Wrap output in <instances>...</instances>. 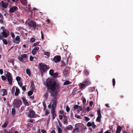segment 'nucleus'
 <instances>
[{"label":"nucleus","mask_w":133,"mask_h":133,"mask_svg":"<svg viewBox=\"0 0 133 133\" xmlns=\"http://www.w3.org/2000/svg\"><path fill=\"white\" fill-rule=\"evenodd\" d=\"M46 84L47 89L50 90L51 96L53 97L52 99H58L59 95L57 94L56 91H55V90L61 88L59 84L56 83L54 79L50 78H48L47 79Z\"/></svg>","instance_id":"f257e3e1"},{"label":"nucleus","mask_w":133,"mask_h":133,"mask_svg":"<svg viewBox=\"0 0 133 133\" xmlns=\"http://www.w3.org/2000/svg\"><path fill=\"white\" fill-rule=\"evenodd\" d=\"M58 99H52V106L51 114H52V119L54 120L57 116L55 112V109L57 104V102Z\"/></svg>","instance_id":"f03ea898"},{"label":"nucleus","mask_w":133,"mask_h":133,"mask_svg":"<svg viewBox=\"0 0 133 133\" xmlns=\"http://www.w3.org/2000/svg\"><path fill=\"white\" fill-rule=\"evenodd\" d=\"M1 28L2 30V32L1 33L0 39L2 40L3 37L7 38L9 35L10 33L8 30L5 29L4 27H1Z\"/></svg>","instance_id":"7ed1b4c3"},{"label":"nucleus","mask_w":133,"mask_h":133,"mask_svg":"<svg viewBox=\"0 0 133 133\" xmlns=\"http://www.w3.org/2000/svg\"><path fill=\"white\" fill-rule=\"evenodd\" d=\"M39 67L41 73L44 72L46 71L47 68H50L48 65L42 63L39 64Z\"/></svg>","instance_id":"20e7f679"},{"label":"nucleus","mask_w":133,"mask_h":133,"mask_svg":"<svg viewBox=\"0 0 133 133\" xmlns=\"http://www.w3.org/2000/svg\"><path fill=\"white\" fill-rule=\"evenodd\" d=\"M22 103V102L21 99H15L13 103L14 107V108H19Z\"/></svg>","instance_id":"39448f33"},{"label":"nucleus","mask_w":133,"mask_h":133,"mask_svg":"<svg viewBox=\"0 0 133 133\" xmlns=\"http://www.w3.org/2000/svg\"><path fill=\"white\" fill-rule=\"evenodd\" d=\"M26 24L28 25L29 26L32 27L34 29H35L36 28L37 23L34 21L31 20L29 22H26Z\"/></svg>","instance_id":"423d86ee"},{"label":"nucleus","mask_w":133,"mask_h":133,"mask_svg":"<svg viewBox=\"0 0 133 133\" xmlns=\"http://www.w3.org/2000/svg\"><path fill=\"white\" fill-rule=\"evenodd\" d=\"M11 75V74L9 72H7V74L6 75L8 81L10 84H11L12 83V79Z\"/></svg>","instance_id":"0eeeda50"},{"label":"nucleus","mask_w":133,"mask_h":133,"mask_svg":"<svg viewBox=\"0 0 133 133\" xmlns=\"http://www.w3.org/2000/svg\"><path fill=\"white\" fill-rule=\"evenodd\" d=\"M97 114L98 116L96 119V121L100 122L101 121V110L100 109H98L97 111Z\"/></svg>","instance_id":"6e6552de"},{"label":"nucleus","mask_w":133,"mask_h":133,"mask_svg":"<svg viewBox=\"0 0 133 133\" xmlns=\"http://www.w3.org/2000/svg\"><path fill=\"white\" fill-rule=\"evenodd\" d=\"M61 60V57L59 55H56L54 56L53 58L54 62L57 63L59 62Z\"/></svg>","instance_id":"1a4fd4ad"},{"label":"nucleus","mask_w":133,"mask_h":133,"mask_svg":"<svg viewBox=\"0 0 133 133\" xmlns=\"http://www.w3.org/2000/svg\"><path fill=\"white\" fill-rule=\"evenodd\" d=\"M20 37L19 36H17L13 40L14 42L17 44H18L20 42Z\"/></svg>","instance_id":"9d476101"},{"label":"nucleus","mask_w":133,"mask_h":133,"mask_svg":"<svg viewBox=\"0 0 133 133\" xmlns=\"http://www.w3.org/2000/svg\"><path fill=\"white\" fill-rule=\"evenodd\" d=\"M35 112L33 110H31L29 111L28 116L30 118H33L35 116Z\"/></svg>","instance_id":"9b49d317"},{"label":"nucleus","mask_w":133,"mask_h":133,"mask_svg":"<svg viewBox=\"0 0 133 133\" xmlns=\"http://www.w3.org/2000/svg\"><path fill=\"white\" fill-rule=\"evenodd\" d=\"M18 10L17 7L16 6H14L10 8V9L9 12L10 13H13L15 11H16Z\"/></svg>","instance_id":"f8f14e48"},{"label":"nucleus","mask_w":133,"mask_h":133,"mask_svg":"<svg viewBox=\"0 0 133 133\" xmlns=\"http://www.w3.org/2000/svg\"><path fill=\"white\" fill-rule=\"evenodd\" d=\"M73 128L72 126L71 125H70L66 127L64 129V131L65 132H67L69 130H71Z\"/></svg>","instance_id":"ddd939ff"},{"label":"nucleus","mask_w":133,"mask_h":133,"mask_svg":"<svg viewBox=\"0 0 133 133\" xmlns=\"http://www.w3.org/2000/svg\"><path fill=\"white\" fill-rule=\"evenodd\" d=\"M83 82L85 84V85L87 86L89 85H90L91 82H90L89 79L87 78L85 79L84 81Z\"/></svg>","instance_id":"4468645a"},{"label":"nucleus","mask_w":133,"mask_h":133,"mask_svg":"<svg viewBox=\"0 0 133 133\" xmlns=\"http://www.w3.org/2000/svg\"><path fill=\"white\" fill-rule=\"evenodd\" d=\"M1 3L2 6L4 8H6L8 5V3L7 2H4L3 1H1Z\"/></svg>","instance_id":"2eb2a0df"},{"label":"nucleus","mask_w":133,"mask_h":133,"mask_svg":"<svg viewBox=\"0 0 133 133\" xmlns=\"http://www.w3.org/2000/svg\"><path fill=\"white\" fill-rule=\"evenodd\" d=\"M80 89L81 90H83L85 88L86 86H87V85H86L83 82L82 83H80Z\"/></svg>","instance_id":"dca6fc26"},{"label":"nucleus","mask_w":133,"mask_h":133,"mask_svg":"<svg viewBox=\"0 0 133 133\" xmlns=\"http://www.w3.org/2000/svg\"><path fill=\"white\" fill-rule=\"evenodd\" d=\"M22 100L23 101V103L25 104V105L26 106H29V104L28 103L27 101L26 100L25 98L24 97H23L22 98Z\"/></svg>","instance_id":"f3484780"},{"label":"nucleus","mask_w":133,"mask_h":133,"mask_svg":"<svg viewBox=\"0 0 133 133\" xmlns=\"http://www.w3.org/2000/svg\"><path fill=\"white\" fill-rule=\"evenodd\" d=\"M63 75L65 77H66L68 75V71L66 69H64L63 72Z\"/></svg>","instance_id":"a211bd4d"},{"label":"nucleus","mask_w":133,"mask_h":133,"mask_svg":"<svg viewBox=\"0 0 133 133\" xmlns=\"http://www.w3.org/2000/svg\"><path fill=\"white\" fill-rule=\"evenodd\" d=\"M122 128L120 126H118L115 133H120L122 130Z\"/></svg>","instance_id":"6ab92c4d"},{"label":"nucleus","mask_w":133,"mask_h":133,"mask_svg":"<svg viewBox=\"0 0 133 133\" xmlns=\"http://www.w3.org/2000/svg\"><path fill=\"white\" fill-rule=\"evenodd\" d=\"M20 90L19 89L17 88H16V91L15 93V95L17 96L18 95L19 92Z\"/></svg>","instance_id":"aec40b11"},{"label":"nucleus","mask_w":133,"mask_h":133,"mask_svg":"<svg viewBox=\"0 0 133 133\" xmlns=\"http://www.w3.org/2000/svg\"><path fill=\"white\" fill-rule=\"evenodd\" d=\"M2 91L3 92V94L2 95V96H3L7 95V92L6 90L5 89H2Z\"/></svg>","instance_id":"412c9836"},{"label":"nucleus","mask_w":133,"mask_h":133,"mask_svg":"<svg viewBox=\"0 0 133 133\" xmlns=\"http://www.w3.org/2000/svg\"><path fill=\"white\" fill-rule=\"evenodd\" d=\"M76 128L75 129H74L73 132H74L73 133H76L75 132H79V129L78 127H77L76 126Z\"/></svg>","instance_id":"4be33fe9"},{"label":"nucleus","mask_w":133,"mask_h":133,"mask_svg":"<svg viewBox=\"0 0 133 133\" xmlns=\"http://www.w3.org/2000/svg\"><path fill=\"white\" fill-rule=\"evenodd\" d=\"M26 74L28 75L29 76H30L31 75V72L30 69H26Z\"/></svg>","instance_id":"5701e85b"},{"label":"nucleus","mask_w":133,"mask_h":133,"mask_svg":"<svg viewBox=\"0 0 133 133\" xmlns=\"http://www.w3.org/2000/svg\"><path fill=\"white\" fill-rule=\"evenodd\" d=\"M21 3L24 5H26L27 4V2L26 0H22Z\"/></svg>","instance_id":"b1692460"},{"label":"nucleus","mask_w":133,"mask_h":133,"mask_svg":"<svg viewBox=\"0 0 133 133\" xmlns=\"http://www.w3.org/2000/svg\"><path fill=\"white\" fill-rule=\"evenodd\" d=\"M58 75V73L56 72L54 73L51 76H53L54 78H56L57 77Z\"/></svg>","instance_id":"393cba45"},{"label":"nucleus","mask_w":133,"mask_h":133,"mask_svg":"<svg viewBox=\"0 0 133 133\" xmlns=\"http://www.w3.org/2000/svg\"><path fill=\"white\" fill-rule=\"evenodd\" d=\"M8 124V122L6 121H5V123H4L3 125H2V127L3 128H5Z\"/></svg>","instance_id":"a878e982"},{"label":"nucleus","mask_w":133,"mask_h":133,"mask_svg":"<svg viewBox=\"0 0 133 133\" xmlns=\"http://www.w3.org/2000/svg\"><path fill=\"white\" fill-rule=\"evenodd\" d=\"M64 123L67 124L68 123V119L67 118H65L63 119Z\"/></svg>","instance_id":"bb28decb"},{"label":"nucleus","mask_w":133,"mask_h":133,"mask_svg":"<svg viewBox=\"0 0 133 133\" xmlns=\"http://www.w3.org/2000/svg\"><path fill=\"white\" fill-rule=\"evenodd\" d=\"M15 114V109L13 108L12 110V115L14 116Z\"/></svg>","instance_id":"cd10ccee"},{"label":"nucleus","mask_w":133,"mask_h":133,"mask_svg":"<svg viewBox=\"0 0 133 133\" xmlns=\"http://www.w3.org/2000/svg\"><path fill=\"white\" fill-rule=\"evenodd\" d=\"M71 83L70 82L68 81H66L64 82V85H68Z\"/></svg>","instance_id":"c85d7f7f"},{"label":"nucleus","mask_w":133,"mask_h":133,"mask_svg":"<svg viewBox=\"0 0 133 133\" xmlns=\"http://www.w3.org/2000/svg\"><path fill=\"white\" fill-rule=\"evenodd\" d=\"M54 70L53 69H50V70L49 73L50 75L51 76H52V75L54 73Z\"/></svg>","instance_id":"c756f323"},{"label":"nucleus","mask_w":133,"mask_h":133,"mask_svg":"<svg viewBox=\"0 0 133 133\" xmlns=\"http://www.w3.org/2000/svg\"><path fill=\"white\" fill-rule=\"evenodd\" d=\"M82 109L83 108L82 107V106H79V107L78 108L77 110L78 112H79L80 111H82Z\"/></svg>","instance_id":"7c9ffc66"},{"label":"nucleus","mask_w":133,"mask_h":133,"mask_svg":"<svg viewBox=\"0 0 133 133\" xmlns=\"http://www.w3.org/2000/svg\"><path fill=\"white\" fill-rule=\"evenodd\" d=\"M33 91H28V95L29 96H30L31 95L33 94Z\"/></svg>","instance_id":"2f4dec72"},{"label":"nucleus","mask_w":133,"mask_h":133,"mask_svg":"<svg viewBox=\"0 0 133 133\" xmlns=\"http://www.w3.org/2000/svg\"><path fill=\"white\" fill-rule=\"evenodd\" d=\"M43 105L44 107V110H45L46 108V105L45 102H43Z\"/></svg>","instance_id":"473e14b6"},{"label":"nucleus","mask_w":133,"mask_h":133,"mask_svg":"<svg viewBox=\"0 0 133 133\" xmlns=\"http://www.w3.org/2000/svg\"><path fill=\"white\" fill-rule=\"evenodd\" d=\"M3 41L5 45H7L8 43L6 39H3Z\"/></svg>","instance_id":"72a5a7b5"},{"label":"nucleus","mask_w":133,"mask_h":133,"mask_svg":"<svg viewBox=\"0 0 133 133\" xmlns=\"http://www.w3.org/2000/svg\"><path fill=\"white\" fill-rule=\"evenodd\" d=\"M49 96L48 93H46L44 95V97L46 98H47Z\"/></svg>","instance_id":"f704fd0d"},{"label":"nucleus","mask_w":133,"mask_h":133,"mask_svg":"<svg viewBox=\"0 0 133 133\" xmlns=\"http://www.w3.org/2000/svg\"><path fill=\"white\" fill-rule=\"evenodd\" d=\"M85 74L87 76L88 75L89 73V72L87 70H84Z\"/></svg>","instance_id":"c9c22d12"},{"label":"nucleus","mask_w":133,"mask_h":133,"mask_svg":"<svg viewBox=\"0 0 133 133\" xmlns=\"http://www.w3.org/2000/svg\"><path fill=\"white\" fill-rule=\"evenodd\" d=\"M79 107V105H75L73 107V108L74 110H76V109H78Z\"/></svg>","instance_id":"e433bc0d"},{"label":"nucleus","mask_w":133,"mask_h":133,"mask_svg":"<svg viewBox=\"0 0 133 133\" xmlns=\"http://www.w3.org/2000/svg\"><path fill=\"white\" fill-rule=\"evenodd\" d=\"M66 110L67 112H69L70 110V108L68 105L66 107Z\"/></svg>","instance_id":"4c0bfd02"},{"label":"nucleus","mask_w":133,"mask_h":133,"mask_svg":"<svg viewBox=\"0 0 133 133\" xmlns=\"http://www.w3.org/2000/svg\"><path fill=\"white\" fill-rule=\"evenodd\" d=\"M27 86L26 85H25L24 86H23L22 87V89L24 91H25L26 90V87Z\"/></svg>","instance_id":"58836bf2"},{"label":"nucleus","mask_w":133,"mask_h":133,"mask_svg":"<svg viewBox=\"0 0 133 133\" xmlns=\"http://www.w3.org/2000/svg\"><path fill=\"white\" fill-rule=\"evenodd\" d=\"M15 87L14 86L13 87L12 89L11 92L12 94H13L14 92L15 91Z\"/></svg>","instance_id":"ea45409f"},{"label":"nucleus","mask_w":133,"mask_h":133,"mask_svg":"<svg viewBox=\"0 0 133 133\" xmlns=\"http://www.w3.org/2000/svg\"><path fill=\"white\" fill-rule=\"evenodd\" d=\"M58 133H61V132H62V130L61 128H60V127H59L58 126Z\"/></svg>","instance_id":"a19ab883"},{"label":"nucleus","mask_w":133,"mask_h":133,"mask_svg":"<svg viewBox=\"0 0 133 133\" xmlns=\"http://www.w3.org/2000/svg\"><path fill=\"white\" fill-rule=\"evenodd\" d=\"M27 55L26 54H22L21 55V57L23 58H25L26 57Z\"/></svg>","instance_id":"79ce46f5"},{"label":"nucleus","mask_w":133,"mask_h":133,"mask_svg":"<svg viewBox=\"0 0 133 133\" xmlns=\"http://www.w3.org/2000/svg\"><path fill=\"white\" fill-rule=\"evenodd\" d=\"M39 43V42H37L36 43H35L33 45V46L34 47L35 46H36L37 45H38Z\"/></svg>","instance_id":"37998d69"},{"label":"nucleus","mask_w":133,"mask_h":133,"mask_svg":"<svg viewBox=\"0 0 133 133\" xmlns=\"http://www.w3.org/2000/svg\"><path fill=\"white\" fill-rule=\"evenodd\" d=\"M35 39L34 38H31L30 42H35Z\"/></svg>","instance_id":"c03bdc74"},{"label":"nucleus","mask_w":133,"mask_h":133,"mask_svg":"<svg viewBox=\"0 0 133 133\" xmlns=\"http://www.w3.org/2000/svg\"><path fill=\"white\" fill-rule=\"evenodd\" d=\"M18 59L21 62L23 61V58L22 57H20L19 56H18Z\"/></svg>","instance_id":"a18cd8bd"},{"label":"nucleus","mask_w":133,"mask_h":133,"mask_svg":"<svg viewBox=\"0 0 133 133\" xmlns=\"http://www.w3.org/2000/svg\"><path fill=\"white\" fill-rule=\"evenodd\" d=\"M44 54L45 55L47 56L48 57H49L50 56V55L48 52H45L44 53Z\"/></svg>","instance_id":"49530a36"},{"label":"nucleus","mask_w":133,"mask_h":133,"mask_svg":"<svg viewBox=\"0 0 133 133\" xmlns=\"http://www.w3.org/2000/svg\"><path fill=\"white\" fill-rule=\"evenodd\" d=\"M16 80L18 81V82H19L18 81H20L21 79V78L19 76H17L16 77Z\"/></svg>","instance_id":"de8ad7c7"},{"label":"nucleus","mask_w":133,"mask_h":133,"mask_svg":"<svg viewBox=\"0 0 133 133\" xmlns=\"http://www.w3.org/2000/svg\"><path fill=\"white\" fill-rule=\"evenodd\" d=\"M112 84L113 86H114L115 84V80L114 78L112 79Z\"/></svg>","instance_id":"09e8293b"},{"label":"nucleus","mask_w":133,"mask_h":133,"mask_svg":"<svg viewBox=\"0 0 133 133\" xmlns=\"http://www.w3.org/2000/svg\"><path fill=\"white\" fill-rule=\"evenodd\" d=\"M34 86H35V85H34V82L33 81H32L31 82V87L32 88H33V89H34Z\"/></svg>","instance_id":"8fccbe9b"},{"label":"nucleus","mask_w":133,"mask_h":133,"mask_svg":"<svg viewBox=\"0 0 133 133\" xmlns=\"http://www.w3.org/2000/svg\"><path fill=\"white\" fill-rule=\"evenodd\" d=\"M36 50L34 49H33L32 51V53L33 55H35L36 54Z\"/></svg>","instance_id":"3c124183"},{"label":"nucleus","mask_w":133,"mask_h":133,"mask_svg":"<svg viewBox=\"0 0 133 133\" xmlns=\"http://www.w3.org/2000/svg\"><path fill=\"white\" fill-rule=\"evenodd\" d=\"M92 125V124L90 122H88L87 124V126L88 127H89Z\"/></svg>","instance_id":"603ef678"},{"label":"nucleus","mask_w":133,"mask_h":133,"mask_svg":"<svg viewBox=\"0 0 133 133\" xmlns=\"http://www.w3.org/2000/svg\"><path fill=\"white\" fill-rule=\"evenodd\" d=\"M50 112L49 110H46L45 111V115H48L49 114Z\"/></svg>","instance_id":"864d4df0"},{"label":"nucleus","mask_w":133,"mask_h":133,"mask_svg":"<svg viewBox=\"0 0 133 133\" xmlns=\"http://www.w3.org/2000/svg\"><path fill=\"white\" fill-rule=\"evenodd\" d=\"M1 78L3 80H5L6 79V77L4 76H2Z\"/></svg>","instance_id":"5fc2aeb1"},{"label":"nucleus","mask_w":133,"mask_h":133,"mask_svg":"<svg viewBox=\"0 0 133 133\" xmlns=\"http://www.w3.org/2000/svg\"><path fill=\"white\" fill-rule=\"evenodd\" d=\"M11 36L13 37L14 38L15 37V35L14 33L12 31L10 32Z\"/></svg>","instance_id":"6e6d98bb"},{"label":"nucleus","mask_w":133,"mask_h":133,"mask_svg":"<svg viewBox=\"0 0 133 133\" xmlns=\"http://www.w3.org/2000/svg\"><path fill=\"white\" fill-rule=\"evenodd\" d=\"M75 117L77 118L80 119V116L78 115H75Z\"/></svg>","instance_id":"4d7b16f0"},{"label":"nucleus","mask_w":133,"mask_h":133,"mask_svg":"<svg viewBox=\"0 0 133 133\" xmlns=\"http://www.w3.org/2000/svg\"><path fill=\"white\" fill-rule=\"evenodd\" d=\"M81 127L83 128V129H86V127L85 126H84V125L81 124L80 125Z\"/></svg>","instance_id":"13d9d810"},{"label":"nucleus","mask_w":133,"mask_h":133,"mask_svg":"<svg viewBox=\"0 0 133 133\" xmlns=\"http://www.w3.org/2000/svg\"><path fill=\"white\" fill-rule=\"evenodd\" d=\"M18 83L19 85V86L21 87H22L23 84L22 82H18Z\"/></svg>","instance_id":"bf43d9fd"},{"label":"nucleus","mask_w":133,"mask_h":133,"mask_svg":"<svg viewBox=\"0 0 133 133\" xmlns=\"http://www.w3.org/2000/svg\"><path fill=\"white\" fill-rule=\"evenodd\" d=\"M41 38L43 39L44 38V37H43L44 36H43V33L42 31H41Z\"/></svg>","instance_id":"052dcab7"},{"label":"nucleus","mask_w":133,"mask_h":133,"mask_svg":"<svg viewBox=\"0 0 133 133\" xmlns=\"http://www.w3.org/2000/svg\"><path fill=\"white\" fill-rule=\"evenodd\" d=\"M34 58L32 56H30V60L31 61H32L33 60Z\"/></svg>","instance_id":"680f3d73"},{"label":"nucleus","mask_w":133,"mask_h":133,"mask_svg":"<svg viewBox=\"0 0 133 133\" xmlns=\"http://www.w3.org/2000/svg\"><path fill=\"white\" fill-rule=\"evenodd\" d=\"M84 118L85 121H88L90 120V119L87 117H85Z\"/></svg>","instance_id":"e2e57ef3"},{"label":"nucleus","mask_w":133,"mask_h":133,"mask_svg":"<svg viewBox=\"0 0 133 133\" xmlns=\"http://www.w3.org/2000/svg\"><path fill=\"white\" fill-rule=\"evenodd\" d=\"M0 19H3V17L1 13H0Z\"/></svg>","instance_id":"0e129e2a"},{"label":"nucleus","mask_w":133,"mask_h":133,"mask_svg":"<svg viewBox=\"0 0 133 133\" xmlns=\"http://www.w3.org/2000/svg\"><path fill=\"white\" fill-rule=\"evenodd\" d=\"M3 19H0V23L2 24H3Z\"/></svg>","instance_id":"69168bd1"},{"label":"nucleus","mask_w":133,"mask_h":133,"mask_svg":"<svg viewBox=\"0 0 133 133\" xmlns=\"http://www.w3.org/2000/svg\"><path fill=\"white\" fill-rule=\"evenodd\" d=\"M93 104V102L92 101H90L89 103V104L91 107H92V105Z\"/></svg>","instance_id":"338daca9"},{"label":"nucleus","mask_w":133,"mask_h":133,"mask_svg":"<svg viewBox=\"0 0 133 133\" xmlns=\"http://www.w3.org/2000/svg\"><path fill=\"white\" fill-rule=\"evenodd\" d=\"M86 102V99L85 98H84L83 100V103L85 104Z\"/></svg>","instance_id":"774afa93"}]
</instances>
